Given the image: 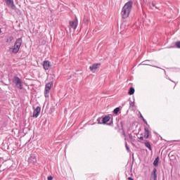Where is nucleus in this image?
Listing matches in <instances>:
<instances>
[{"instance_id":"6ab92c4d","label":"nucleus","mask_w":180,"mask_h":180,"mask_svg":"<svg viewBox=\"0 0 180 180\" xmlns=\"http://www.w3.org/2000/svg\"><path fill=\"white\" fill-rule=\"evenodd\" d=\"M120 112V107H117L113 110L114 115H119V112Z\"/></svg>"},{"instance_id":"cd10ccee","label":"nucleus","mask_w":180,"mask_h":180,"mask_svg":"<svg viewBox=\"0 0 180 180\" xmlns=\"http://www.w3.org/2000/svg\"><path fill=\"white\" fill-rule=\"evenodd\" d=\"M129 139L131 141H134V139H133V136L131 134H129Z\"/></svg>"},{"instance_id":"2f4dec72","label":"nucleus","mask_w":180,"mask_h":180,"mask_svg":"<svg viewBox=\"0 0 180 180\" xmlns=\"http://www.w3.org/2000/svg\"><path fill=\"white\" fill-rule=\"evenodd\" d=\"M139 140H141V141H144V137L143 136H140L139 137Z\"/></svg>"},{"instance_id":"0eeeda50","label":"nucleus","mask_w":180,"mask_h":180,"mask_svg":"<svg viewBox=\"0 0 180 180\" xmlns=\"http://www.w3.org/2000/svg\"><path fill=\"white\" fill-rule=\"evenodd\" d=\"M70 26L72 29H77L78 26V18L75 17V19L72 21H70Z\"/></svg>"},{"instance_id":"393cba45","label":"nucleus","mask_w":180,"mask_h":180,"mask_svg":"<svg viewBox=\"0 0 180 180\" xmlns=\"http://www.w3.org/2000/svg\"><path fill=\"white\" fill-rule=\"evenodd\" d=\"M125 148L128 153L130 152V148L127 146V142H125Z\"/></svg>"},{"instance_id":"6e6552de","label":"nucleus","mask_w":180,"mask_h":180,"mask_svg":"<svg viewBox=\"0 0 180 180\" xmlns=\"http://www.w3.org/2000/svg\"><path fill=\"white\" fill-rule=\"evenodd\" d=\"M40 112H41V107L37 106L33 112V117H39V115H40Z\"/></svg>"},{"instance_id":"f3484780","label":"nucleus","mask_w":180,"mask_h":180,"mask_svg":"<svg viewBox=\"0 0 180 180\" xmlns=\"http://www.w3.org/2000/svg\"><path fill=\"white\" fill-rule=\"evenodd\" d=\"M134 92H136V89H134V87H130L128 91V95H134Z\"/></svg>"},{"instance_id":"c85d7f7f","label":"nucleus","mask_w":180,"mask_h":180,"mask_svg":"<svg viewBox=\"0 0 180 180\" xmlns=\"http://www.w3.org/2000/svg\"><path fill=\"white\" fill-rule=\"evenodd\" d=\"M121 130L122 131V136H124V137H126V132L124 131V129Z\"/></svg>"},{"instance_id":"72a5a7b5","label":"nucleus","mask_w":180,"mask_h":180,"mask_svg":"<svg viewBox=\"0 0 180 180\" xmlns=\"http://www.w3.org/2000/svg\"><path fill=\"white\" fill-rule=\"evenodd\" d=\"M128 180H134V179L133 177H128Z\"/></svg>"},{"instance_id":"ddd939ff","label":"nucleus","mask_w":180,"mask_h":180,"mask_svg":"<svg viewBox=\"0 0 180 180\" xmlns=\"http://www.w3.org/2000/svg\"><path fill=\"white\" fill-rule=\"evenodd\" d=\"M155 5H157V1H153L151 3H149V8L152 10L154 9L153 8L158 9V7L155 6Z\"/></svg>"},{"instance_id":"dca6fc26","label":"nucleus","mask_w":180,"mask_h":180,"mask_svg":"<svg viewBox=\"0 0 180 180\" xmlns=\"http://www.w3.org/2000/svg\"><path fill=\"white\" fill-rule=\"evenodd\" d=\"M153 167H158V164H160V157L157 156L153 161Z\"/></svg>"},{"instance_id":"c756f323","label":"nucleus","mask_w":180,"mask_h":180,"mask_svg":"<svg viewBox=\"0 0 180 180\" xmlns=\"http://www.w3.org/2000/svg\"><path fill=\"white\" fill-rule=\"evenodd\" d=\"M108 124H109V126H110V124H113V117H112V119Z\"/></svg>"},{"instance_id":"39448f33","label":"nucleus","mask_w":180,"mask_h":180,"mask_svg":"<svg viewBox=\"0 0 180 180\" xmlns=\"http://www.w3.org/2000/svg\"><path fill=\"white\" fill-rule=\"evenodd\" d=\"M27 162L29 164H36L37 162V158H36V154L31 153L28 158Z\"/></svg>"},{"instance_id":"1a4fd4ad","label":"nucleus","mask_w":180,"mask_h":180,"mask_svg":"<svg viewBox=\"0 0 180 180\" xmlns=\"http://www.w3.org/2000/svg\"><path fill=\"white\" fill-rule=\"evenodd\" d=\"M158 174L157 173V168L154 167L153 172L150 174V179L157 180Z\"/></svg>"},{"instance_id":"e433bc0d","label":"nucleus","mask_w":180,"mask_h":180,"mask_svg":"<svg viewBox=\"0 0 180 180\" xmlns=\"http://www.w3.org/2000/svg\"><path fill=\"white\" fill-rule=\"evenodd\" d=\"M165 73L166 72L165 70H164Z\"/></svg>"},{"instance_id":"b1692460","label":"nucleus","mask_w":180,"mask_h":180,"mask_svg":"<svg viewBox=\"0 0 180 180\" xmlns=\"http://www.w3.org/2000/svg\"><path fill=\"white\" fill-rule=\"evenodd\" d=\"M120 124H121V129L120 130H123V129H124V121H121L120 122Z\"/></svg>"},{"instance_id":"4468645a","label":"nucleus","mask_w":180,"mask_h":180,"mask_svg":"<svg viewBox=\"0 0 180 180\" xmlns=\"http://www.w3.org/2000/svg\"><path fill=\"white\" fill-rule=\"evenodd\" d=\"M145 146L150 150V151H153V147H151V143L148 140H145Z\"/></svg>"},{"instance_id":"bb28decb","label":"nucleus","mask_w":180,"mask_h":180,"mask_svg":"<svg viewBox=\"0 0 180 180\" xmlns=\"http://www.w3.org/2000/svg\"><path fill=\"white\" fill-rule=\"evenodd\" d=\"M166 79H169V81H171L172 82H174V83L175 84V82H174V80L171 79L169 78V77L166 76Z\"/></svg>"},{"instance_id":"f257e3e1","label":"nucleus","mask_w":180,"mask_h":180,"mask_svg":"<svg viewBox=\"0 0 180 180\" xmlns=\"http://www.w3.org/2000/svg\"><path fill=\"white\" fill-rule=\"evenodd\" d=\"M133 8V1H127L122 8L121 16L122 19H127L130 16L131 9Z\"/></svg>"},{"instance_id":"7ed1b4c3","label":"nucleus","mask_w":180,"mask_h":180,"mask_svg":"<svg viewBox=\"0 0 180 180\" xmlns=\"http://www.w3.org/2000/svg\"><path fill=\"white\" fill-rule=\"evenodd\" d=\"M13 84H15L16 88H18V89H23V84H22V79H20V78H19V77L18 76H14L13 77Z\"/></svg>"},{"instance_id":"a211bd4d","label":"nucleus","mask_w":180,"mask_h":180,"mask_svg":"<svg viewBox=\"0 0 180 180\" xmlns=\"http://www.w3.org/2000/svg\"><path fill=\"white\" fill-rule=\"evenodd\" d=\"M13 40H14L13 36H10L6 39V43H12Z\"/></svg>"},{"instance_id":"4c0bfd02","label":"nucleus","mask_w":180,"mask_h":180,"mask_svg":"<svg viewBox=\"0 0 180 180\" xmlns=\"http://www.w3.org/2000/svg\"><path fill=\"white\" fill-rule=\"evenodd\" d=\"M175 86H176V83H175Z\"/></svg>"},{"instance_id":"423d86ee","label":"nucleus","mask_w":180,"mask_h":180,"mask_svg":"<svg viewBox=\"0 0 180 180\" xmlns=\"http://www.w3.org/2000/svg\"><path fill=\"white\" fill-rule=\"evenodd\" d=\"M101 117V123H103V124H106L108 122H110V120L112 119V115L102 116Z\"/></svg>"},{"instance_id":"9b49d317","label":"nucleus","mask_w":180,"mask_h":180,"mask_svg":"<svg viewBox=\"0 0 180 180\" xmlns=\"http://www.w3.org/2000/svg\"><path fill=\"white\" fill-rule=\"evenodd\" d=\"M101 67V63H94L91 66L89 67L91 71H95Z\"/></svg>"},{"instance_id":"4be33fe9","label":"nucleus","mask_w":180,"mask_h":180,"mask_svg":"<svg viewBox=\"0 0 180 180\" xmlns=\"http://www.w3.org/2000/svg\"><path fill=\"white\" fill-rule=\"evenodd\" d=\"M97 122H98V124H103V123H102V117H99L97 119Z\"/></svg>"},{"instance_id":"473e14b6","label":"nucleus","mask_w":180,"mask_h":180,"mask_svg":"<svg viewBox=\"0 0 180 180\" xmlns=\"http://www.w3.org/2000/svg\"><path fill=\"white\" fill-rule=\"evenodd\" d=\"M173 142L179 143L180 142V139L179 140H174Z\"/></svg>"},{"instance_id":"aec40b11","label":"nucleus","mask_w":180,"mask_h":180,"mask_svg":"<svg viewBox=\"0 0 180 180\" xmlns=\"http://www.w3.org/2000/svg\"><path fill=\"white\" fill-rule=\"evenodd\" d=\"M7 6H11V9H15L16 8V6H15V4L13 3V0L12 1V3L8 4Z\"/></svg>"},{"instance_id":"2eb2a0df","label":"nucleus","mask_w":180,"mask_h":180,"mask_svg":"<svg viewBox=\"0 0 180 180\" xmlns=\"http://www.w3.org/2000/svg\"><path fill=\"white\" fill-rule=\"evenodd\" d=\"M139 119H141V120L143 121V123H145V124H146V126H148V127H150V125L148 124V123L147 122V120H146L144 119V117L143 116V115L141 114V112H139Z\"/></svg>"},{"instance_id":"7c9ffc66","label":"nucleus","mask_w":180,"mask_h":180,"mask_svg":"<svg viewBox=\"0 0 180 180\" xmlns=\"http://www.w3.org/2000/svg\"><path fill=\"white\" fill-rule=\"evenodd\" d=\"M47 179L48 180H53V176H48Z\"/></svg>"},{"instance_id":"f704fd0d","label":"nucleus","mask_w":180,"mask_h":180,"mask_svg":"<svg viewBox=\"0 0 180 180\" xmlns=\"http://www.w3.org/2000/svg\"><path fill=\"white\" fill-rule=\"evenodd\" d=\"M2 33V30L0 28V34Z\"/></svg>"},{"instance_id":"a878e982","label":"nucleus","mask_w":180,"mask_h":180,"mask_svg":"<svg viewBox=\"0 0 180 180\" xmlns=\"http://www.w3.org/2000/svg\"><path fill=\"white\" fill-rule=\"evenodd\" d=\"M129 106H131V108H134V101H129Z\"/></svg>"},{"instance_id":"412c9836","label":"nucleus","mask_w":180,"mask_h":180,"mask_svg":"<svg viewBox=\"0 0 180 180\" xmlns=\"http://www.w3.org/2000/svg\"><path fill=\"white\" fill-rule=\"evenodd\" d=\"M150 61V60H146L144 61H143L141 63V65H150V64L148 63H146L147 62Z\"/></svg>"},{"instance_id":"9d476101","label":"nucleus","mask_w":180,"mask_h":180,"mask_svg":"<svg viewBox=\"0 0 180 180\" xmlns=\"http://www.w3.org/2000/svg\"><path fill=\"white\" fill-rule=\"evenodd\" d=\"M42 65L45 71L50 70V67H51V65H50V61L49 60H44L42 63Z\"/></svg>"},{"instance_id":"5701e85b","label":"nucleus","mask_w":180,"mask_h":180,"mask_svg":"<svg viewBox=\"0 0 180 180\" xmlns=\"http://www.w3.org/2000/svg\"><path fill=\"white\" fill-rule=\"evenodd\" d=\"M175 46L176 49H180V41H177L175 42Z\"/></svg>"},{"instance_id":"20e7f679","label":"nucleus","mask_w":180,"mask_h":180,"mask_svg":"<svg viewBox=\"0 0 180 180\" xmlns=\"http://www.w3.org/2000/svg\"><path fill=\"white\" fill-rule=\"evenodd\" d=\"M53 82H49L45 84L44 96L45 98H50V90L53 87Z\"/></svg>"},{"instance_id":"f8f14e48","label":"nucleus","mask_w":180,"mask_h":180,"mask_svg":"<svg viewBox=\"0 0 180 180\" xmlns=\"http://www.w3.org/2000/svg\"><path fill=\"white\" fill-rule=\"evenodd\" d=\"M144 138L150 139V130H148V128L146 127L144 128Z\"/></svg>"},{"instance_id":"f03ea898","label":"nucleus","mask_w":180,"mask_h":180,"mask_svg":"<svg viewBox=\"0 0 180 180\" xmlns=\"http://www.w3.org/2000/svg\"><path fill=\"white\" fill-rule=\"evenodd\" d=\"M22 43H23L22 37L17 39L14 45L9 48L10 54H18L20 50V47H22Z\"/></svg>"},{"instance_id":"c9c22d12","label":"nucleus","mask_w":180,"mask_h":180,"mask_svg":"<svg viewBox=\"0 0 180 180\" xmlns=\"http://www.w3.org/2000/svg\"><path fill=\"white\" fill-rule=\"evenodd\" d=\"M153 67H155V68H160V67H157V66H153Z\"/></svg>"}]
</instances>
